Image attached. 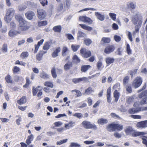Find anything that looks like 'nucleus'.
I'll return each mask as SVG.
<instances>
[{"mask_svg": "<svg viewBox=\"0 0 147 147\" xmlns=\"http://www.w3.org/2000/svg\"><path fill=\"white\" fill-rule=\"evenodd\" d=\"M134 13L131 18V21L134 25H141L142 22V14L137 10L131 11Z\"/></svg>", "mask_w": 147, "mask_h": 147, "instance_id": "nucleus-1", "label": "nucleus"}, {"mask_svg": "<svg viewBox=\"0 0 147 147\" xmlns=\"http://www.w3.org/2000/svg\"><path fill=\"white\" fill-rule=\"evenodd\" d=\"M123 129V125L118 123H111L107 125V130L109 131H115L116 130L120 131Z\"/></svg>", "mask_w": 147, "mask_h": 147, "instance_id": "nucleus-2", "label": "nucleus"}, {"mask_svg": "<svg viewBox=\"0 0 147 147\" xmlns=\"http://www.w3.org/2000/svg\"><path fill=\"white\" fill-rule=\"evenodd\" d=\"M15 10L12 8H9L6 10L5 16L4 17V20L7 23H9L12 20L14 16Z\"/></svg>", "mask_w": 147, "mask_h": 147, "instance_id": "nucleus-3", "label": "nucleus"}, {"mask_svg": "<svg viewBox=\"0 0 147 147\" xmlns=\"http://www.w3.org/2000/svg\"><path fill=\"white\" fill-rule=\"evenodd\" d=\"M81 124L83 127L86 129H96L97 128L96 126L94 124H92L90 122L87 121H83Z\"/></svg>", "mask_w": 147, "mask_h": 147, "instance_id": "nucleus-4", "label": "nucleus"}, {"mask_svg": "<svg viewBox=\"0 0 147 147\" xmlns=\"http://www.w3.org/2000/svg\"><path fill=\"white\" fill-rule=\"evenodd\" d=\"M138 96L140 98L144 97L143 99L140 101V103L141 105L147 103V90H145L141 93Z\"/></svg>", "mask_w": 147, "mask_h": 147, "instance_id": "nucleus-5", "label": "nucleus"}, {"mask_svg": "<svg viewBox=\"0 0 147 147\" xmlns=\"http://www.w3.org/2000/svg\"><path fill=\"white\" fill-rule=\"evenodd\" d=\"M80 52L81 55L84 58H88L91 56V52L85 48H82L80 50Z\"/></svg>", "mask_w": 147, "mask_h": 147, "instance_id": "nucleus-6", "label": "nucleus"}, {"mask_svg": "<svg viewBox=\"0 0 147 147\" xmlns=\"http://www.w3.org/2000/svg\"><path fill=\"white\" fill-rule=\"evenodd\" d=\"M142 80L140 77H136L132 83L133 86L135 88L139 87L142 84Z\"/></svg>", "mask_w": 147, "mask_h": 147, "instance_id": "nucleus-7", "label": "nucleus"}, {"mask_svg": "<svg viewBox=\"0 0 147 147\" xmlns=\"http://www.w3.org/2000/svg\"><path fill=\"white\" fill-rule=\"evenodd\" d=\"M38 17L40 19H44L46 16V13L45 10L42 9H38L37 10Z\"/></svg>", "mask_w": 147, "mask_h": 147, "instance_id": "nucleus-8", "label": "nucleus"}, {"mask_svg": "<svg viewBox=\"0 0 147 147\" xmlns=\"http://www.w3.org/2000/svg\"><path fill=\"white\" fill-rule=\"evenodd\" d=\"M19 29L22 31H26L29 28V26L27 24L26 22L25 21L19 24Z\"/></svg>", "mask_w": 147, "mask_h": 147, "instance_id": "nucleus-9", "label": "nucleus"}, {"mask_svg": "<svg viewBox=\"0 0 147 147\" xmlns=\"http://www.w3.org/2000/svg\"><path fill=\"white\" fill-rule=\"evenodd\" d=\"M80 20L85 23H87L89 24H92V20L86 16H81L79 18Z\"/></svg>", "mask_w": 147, "mask_h": 147, "instance_id": "nucleus-10", "label": "nucleus"}, {"mask_svg": "<svg viewBox=\"0 0 147 147\" xmlns=\"http://www.w3.org/2000/svg\"><path fill=\"white\" fill-rule=\"evenodd\" d=\"M115 49V47L114 46L109 45L107 46L105 48L104 52L106 54H109L113 52Z\"/></svg>", "mask_w": 147, "mask_h": 147, "instance_id": "nucleus-11", "label": "nucleus"}, {"mask_svg": "<svg viewBox=\"0 0 147 147\" xmlns=\"http://www.w3.org/2000/svg\"><path fill=\"white\" fill-rule=\"evenodd\" d=\"M88 80V79L86 77H83L78 78H74L72 79V82L75 84L78 83L82 81L86 82Z\"/></svg>", "mask_w": 147, "mask_h": 147, "instance_id": "nucleus-12", "label": "nucleus"}, {"mask_svg": "<svg viewBox=\"0 0 147 147\" xmlns=\"http://www.w3.org/2000/svg\"><path fill=\"white\" fill-rule=\"evenodd\" d=\"M136 126L140 128L147 127V120L138 123Z\"/></svg>", "mask_w": 147, "mask_h": 147, "instance_id": "nucleus-13", "label": "nucleus"}, {"mask_svg": "<svg viewBox=\"0 0 147 147\" xmlns=\"http://www.w3.org/2000/svg\"><path fill=\"white\" fill-rule=\"evenodd\" d=\"M25 15L28 19L31 20L33 19V16L35 15V14L34 12L32 11H29L25 13Z\"/></svg>", "mask_w": 147, "mask_h": 147, "instance_id": "nucleus-14", "label": "nucleus"}, {"mask_svg": "<svg viewBox=\"0 0 147 147\" xmlns=\"http://www.w3.org/2000/svg\"><path fill=\"white\" fill-rule=\"evenodd\" d=\"M95 15L97 18L100 21H103L105 20V15L102 14L99 12H96L95 13Z\"/></svg>", "mask_w": 147, "mask_h": 147, "instance_id": "nucleus-15", "label": "nucleus"}, {"mask_svg": "<svg viewBox=\"0 0 147 147\" xmlns=\"http://www.w3.org/2000/svg\"><path fill=\"white\" fill-rule=\"evenodd\" d=\"M20 32L18 31L11 29L9 31L8 34L10 37H13L16 36L18 34H20Z\"/></svg>", "mask_w": 147, "mask_h": 147, "instance_id": "nucleus-16", "label": "nucleus"}, {"mask_svg": "<svg viewBox=\"0 0 147 147\" xmlns=\"http://www.w3.org/2000/svg\"><path fill=\"white\" fill-rule=\"evenodd\" d=\"M134 129L130 127H126V129L125 130L126 134L127 135H131L134 132Z\"/></svg>", "mask_w": 147, "mask_h": 147, "instance_id": "nucleus-17", "label": "nucleus"}, {"mask_svg": "<svg viewBox=\"0 0 147 147\" xmlns=\"http://www.w3.org/2000/svg\"><path fill=\"white\" fill-rule=\"evenodd\" d=\"M44 40L43 39H41L40 41H39L38 42L37 45H35V50L34 51V53H37L39 46L41 45H42L44 42Z\"/></svg>", "mask_w": 147, "mask_h": 147, "instance_id": "nucleus-18", "label": "nucleus"}, {"mask_svg": "<svg viewBox=\"0 0 147 147\" xmlns=\"http://www.w3.org/2000/svg\"><path fill=\"white\" fill-rule=\"evenodd\" d=\"M40 76L41 78L45 79H49L50 77L49 75L43 71L40 73Z\"/></svg>", "mask_w": 147, "mask_h": 147, "instance_id": "nucleus-19", "label": "nucleus"}, {"mask_svg": "<svg viewBox=\"0 0 147 147\" xmlns=\"http://www.w3.org/2000/svg\"><path fill=\"white\" fill-rule=\"evenodd\" d=\"M126 5L128 8L134 9L136 7V5L135 3L133 2H128Z\"/></svg>", "mask_w": 147, "mask_h": 147, "instance_id": "nucleus-20", "label": "nucleus"}, {"mask_svg": "<svg viewBox=\"0 0 147 147\" xmlns=\"http://www.w3.org/2000/svg\"><path fill=\"white\" fill-rule=\"evenodd\" d=\"M15 17L16 20L19 22V24L20 23H22L25 21L22 17L19 14L16 15L15 16Z\"/></svg>", "mask_w": 147, "mask_h": 147, "instance_id": "nucleus-21", "label": "nucleus"}, {"mask_svg": "<svg viewBox=\"0 0 147 147\" xmlns=\"http://www.w3.org/2000/svg\"><path fill=\"white\" fill-rule=\"evenodd\" d=\"M97 122L99 124H100L101 125H103L108 123V121L106 119L101 118L98 120Z\"/></svg>", "mask_w": 147, "mask_h": 147, "instance_id": "nucleus-22", "label": "nucleus"}, {"mask_svg": "<svg viewBox=\"0 0 147 147\" xmlns=\"http://www.w3.org/2000/svg\"><path fill=\"white\" fill-rule=\"evenodd\" d=\"M61 51V49L59 47H58L54 51L52 54V56L53 58L55 57L58 56V53Z\"/></svg>", "mask_w": 147, "mask_h": 147, "instance_id": "nucleus-23", "label": "nucleus"}, {"mask_svg": "<svg viewBox=\"0 0 147 147\" xmlns=\"http://www.w3.org/2000/svg\"><path fill=\"white\" fill-rule=\"evenodd\" d=\"M75 125V122L71 121L69 122L68 123L65 124V127L67 129H69L70 127H74Z\"/></svg>", "mask_w": 147, "mask_h": 147, "instance_id": "nucleus-24", "label": "nucleus"}, {"mask_svg": "<svg viewBox=\"0 0 147 147\" xmlns=\"http://www.w3.org/2000/svg\"><path fill=\"white\" fill-rule=\"evenodd\" d=\"M69 52V50L67 47H63L62 50V54L63 57L65 56Z\"/></svg>", "mask_w": 147, "mask_h": 147, "instance_id": "nucleus-25", "label": "nucleus"}, {"mask_svg": "<svg viewBox=\"0 0 147 147\" xmlns=\"http://www.w3.org/2000/svg\"><path fill=\"white\" fill-rule=\"evenodd\" d=\"M26 102V99L25 96H22L20 100H17L18 103L20 105L25 103Z\"/></svg>", "mask_w": 147, "mask_h": 147, "instance_id": "nucleus-26", "label": "nucleus"}, {"mask_svg": "<svg viewBox=\"0 0 147 147\" xmlns=\"http://www.w3.org/2000/svg\"><path fill=\"white\" fill-rule=\"evenodd\" d=\"M145 134V133L144 132L136 131L134 130L132 136L133 137H137L140 135H144Z\"/></svg>", "mask_w": 147, "mask_h": 147, "instance_id": "nucleus-27", "label": "nucleus"}, {"mask_svg": "<svg viewBox=\"0 0 147 147\" xmlns=\"http://www.w3.org/2000/svg\"><path fill=\"white\" fill-rule=\"evenodd\" d=\"M72 67V63L71 62H69L66 63L64 66V69L65 70H68L70 69Z\"/></svg>", "mask_w": 147, "mask_h": 147, "instance_id": "nucleus-28", "label": "nucleus"}, {"mask_svg": "<svg viewBox=\"0 0 147 147\" xmlns=\"http://www.w3.org/2000/svg\"><path fill=\"white\" fill-rule=\"evenodd\" d=\"M113 95L115 98V100L116 102H117L119 98V93L117 90H115L114 92Z\"/></svg>", "mask_w": 147, "mask_h": 147, "instance_id": "nucleus-29", "label": "nucleus"}, {"mask_svg": "<svg viewBox=\"0 0 147 147\" xmlns=\"http://www.w3.org/2000/svg\"><path fill=\"white\" fill-rule=\"evenodd\" d=\"M34 137L32 134H31L27 138V139L26 140V144L29 145L31 143Z\"/></svg>", "mask_w": 147, "mask_h": 147, "instance_id": "nucleus-30", "label": "nucleus"}, {"mask_svg": "<svg viewBox=\"0 0 147 147\" xmlns=\"http://www.w3.org/2000/svg\"><path fill=\"white\" fill-rule=\"evenodd\" d=\"M79 25L80 26H81V27L83 29H84L86 30H87L88 31H90L92 30V27L87 26L85 25V24H80Z\"/></svg>", "mask_w": 147, "mask_h": 147, "instance_id": "nucleus-31", "label": "nucleus"}, {"mask_svg": "<svg viewBox=\"0 0 147 147\" xmlns=\"http://www.w3.org/2000/svg\"><path fill=\"white\" fill-rule=\"evenodd\" d=\"M110 39L109 38L103 37L102 38L101 43V44L109 43L110 42Z\"/></svg>", "mask_w": 147, "mask_h": 147, "instance_id": "nucleus-32", "label": "nucleus"}, {"mask_svg": "<svg viewBox=\"0 0 147 147\" xmlns=\"http://www.w3.org/2000/svg\"><path fill=\"white\" fill-rule=\"evenodd\" d=\"M115 61V59L111 57H108L106 58L105 59V61L107 64H110L113 63Z\"/></svg>", "mask_w": 147, "mask_h": 147, "instance_id": "nucleus-33", "label": "nucleus"}, {"mask_svg": "<svg viewBox=\"0 0 147 147\" xmlns=\"http://www.w3.org/2000/svg\"><path fill=\"white\" fill-rule=\"evenodd\" d=\"M140 111V108L137 109L135 108H132L130 109L129 110V113L130 114H134L137 113Z\"/></svg>", "mask_w": 147, "mask_h": 147, "instance_id": "nucleus-34", "label": "nucleus"}, {"mask_svg": "<svg viewBox=\"0 0 147 147\" xmlns=\"http://www.w3.org/2000/svg\"><path fill=\"white\" fill-rule=\"evenodd\" d=\"M50 45L51 44L50 42H46L44 44L43 49L44 50H47L49 49Z\"/></svg>", "mask_w": 147, "mask_h": 147, "instance_id": "nucleus-35", "label": "nucleus"}, {"mask_svg": "<svg viewBox=\"0 0 147 147\" xmlns=\"http://www.w3.org/2000/svg\"><path fill=\"white\" fill-rule=\"evenodd\" d=\"M94 92V91L92 88L89 87L86 89L85 90V94L86 95L92 93Z\"/></svg>", "mask_w": 147, "mask_h": 147, "instance_id": "nucleus-36", "label": "nucleus"}, {"mask_svg": "<svg viewBox=\"0 0 147 147\" xmlns=\"http://www.w3.org/2000/svg\"><path fill=\"white\" fill-rule=\"evenodd\" d=\"M80 47V46L77 45H72L71 46V48L74 52L76 51Z\"/></svg>", "mask_w": 147, "mask_h": 147, "instance_id": "nucleus-37", "label": "nucleus"}, {"mask_svg": "<svg viewBox=\"0 0 147 147\" xmlns=\"http://www.w3.org/2000/svg\"><path fill=\"white\" fill-rule=\"evenodd\" d=\"M43 51H40L36 55V59L39 61L41 60L42 56L43 54Z\"/></svg>", "mask_w": 147, "mask_h": 147, "instance_id": "nucleus-38", "label": "nucleus"}, {"mask_svg": "<svg viewBox=\"0 0 147 147\" xmlns=\"http://www.w3.org/2000/svg\"><path fill=\"white\" fill-rule=\"evenodd\" d=\"M91 67L90 65H85L82 66L81 68V70L82 72H86L89 68Z\"/></svg>", "mask_w": 147, "mask_h": 147, "instance_id": "nucleus-39", "label": "nucleus"}, {"mask_svg": "<svg viewBox=\"0 0 147 147\" xmlns=\"http://www.w3.org/2000/svg\"><path fill=\"white\" fill-rule=\"evenodd\" d=\"M44 85L45 86L49 87L51 88H53V83L50 81H47L45 82Z\"/></svg>", "mask_w": 147, "mask_h": 147, "instance_id": "nucleus-40", "label": "nucleus"}, {"mask_svg": "<svg viewBox=\"0 0 147 147\" xmlns=\"http://www.w3.org/2000/svg\"><path fill=\"white\" fill-rule=\"evenodd\" d=\"M72 59L76 63H79L80 62V60L76 55H74Z\"/></svg>", "mask_w": 147, "mask_h": 147, "instance_id": "nucleus-41", "label": "nucleus"}, {"mask_svg": "<svg viewBox=\"0 0 147 147\" xmlns=\"http://www.w3.org/2000/svg\"><path fill=\"white\" fill-rule=\"evenodd\" d=\"M29 55L28 53V52H23L20 55V57L22 59L27 58Z\"/></svg>", "mask_w": 147, "mask_h": 147, "instance_id": "nucleus-42", "label": "nucleus"}, {"mask_svg": "<svg viewBox=\"0 0 147 147\" xmlns=\"http://www.w3.org/2000/svg\"><path fill=\"white\" fill-rule=\"evenodd\" d=\"M6 81L8 83H11L12 82V80L11 77L9 75H7L5 77Z\"/></svg>", "mask_w": 147, "mask_h": 147, "instance_id": "nucleus-43", "label": "nucleus"}, {"mask_svg": "<svg viewBox=\"0 0 147 147\" xmlns=\"http://www.w3.org/2000/svg\"><path fill=\"white\" fill-rule=\"evenodd\" d=\"M27 6L26 5H19L18 6V9L20 11H24L26 8Z\"/></svg>", "mask_w": 147, "mask_h": 147, "instance_id": "nucleus-44", "label": "nucleus"}, {"mask_svg": "<svg viewBox=\"0 0 147 147\" xmlns=\"http://www.w3.org/2000/svg\"><path fill=\"white\" fill-rule=\"evenodd\" d=\"M69 147H81V145L76 142H72L70 143Z\"/></svg>", "mask_w": 147, "mask_h": 147, "instance_id": "nucleus-45", "label": "nucleus"}, {"mask_svg": "<svg viewBox=\"0 0 147 147\" xmlns=\"http://www.w3.org/2000/svg\"><path fill=\"white\" fill-rule=\"evenodd\" d=\"M51 73L53 78H56L57 75L56 72V69L55 67L52 69L51 70Z\"/></svg>", "mask_w": 147, "mask_h": 147, "instance_id": "nucleus-46", "label": "nucleus"}, {"mask_svg": "<svg viewBox=\"0 0 147 147\" xmlns=\"http://www.w3.org/2000/svg\"><path fill=\"white\" fill-rule=\"evenodd\" d=\"M53 30L55 32H59L61 30V27L60 26H56L53 28Z\"/></svg>", "mask_w": 147, "mask_h": 147, "instance_id": "nucleus-47", "label": "nucleus"}, {"mask_svg": "<svg viewBox=\"0 0 147 147\" xmlns=\"http://www.w3.org/2000/svg\"><path fill=\"white\" fill-rule=\"evenodd\" d=\"M2 52L4 53H5L7 51V46L6 44H4L3 45L2 49Z\"/></svg>", "mask_w": 147, "mask_h": 147, "instance_id": "nucleus-48", "label": "nucleus"}, {"mask_svg": "<svg viewBox=\"0 0 147 147\" xmlns=\"http://www.w3.org/2000/svg\"><path fill=\"white\" fill-rule=\"evenodd\" d=\"M84 42L86 45L89 46L92 43V41L90 39L87 38L84 40Z\"/></svg>", "mask_w": 147, "mask_h": 147, "instance_id": "nucleus-49", "label": "nucleus"}, {"mask_svg": "<svg viewBox=\"0 0 147 147\" xmlns=\"http://www.w3.org/2000/svg\"><path fill=\"white\" fill-rule=\"evenodd\" d=\"M109 16L113 20L115 21L116 20V15L115 14L112 13H109Z\"/></svg>", "mask_w": 147, "mask_h": 147, "instance_id": "nucleus-50", "label": "nucleus"}, {"mask_svg": "<svg viewBox=\"0 0 147 147\" xmlns=\"http://www.w3.org/2000/svg\"><path fill=\"white\" fill-rule=\"evenodd\" d=\"M16 117L18 118L16 120V124L17 125H19L20 124V122L22 120L21 116L20 115H17Z\"/></svg>", "mask_w": 147, "mask_h": 147, "instance_id": "nucleus-51", "label": "nucleus"}, {"mask_svg": "<svg viewBox=\"0 0 147 147\" xmlns=\"http://www.w3.org/2000/svg\"><path fill=\"white\" fill-rule=\"evenodd\" d=\"M126 49L128 54L130 55L131 54V50L130 48V46L128 44H127Z\"/></svg>", "mask_w": 147, "mask_h": 147, "instance_id": "nucleus-52", "label": "nucleus"}, {"mask_svg": "<svg viewBox=\"0 0 147 147\" xmlns=\"http://www.w3.org/2000/svg\"><path fill=\"white\" fill-rule=\"evenodd\" d=\"M47 22L46 21H42L39 22L38 23V26H45L47 25Z\"/></svg>", "mask_w": 147, "mask_h": 147, "instance_id": "nucleus-53", "label": "nucleus"}, {"mask_svg": "<svg viewBox=\"0 0 147 147\" xmlns=\"http://www.w3.org/2000/svg\"><path fill=\"white\" fill-rule=\"evenodd\" d=\"M129 77L128 76L125 77L123 79V83L124 85H126L127 84L129 81Z\"/></svg>", "mask_w": 147, "mask_h": 147, "instance_id": "nucleus-54", "label": "nucleus"}, {"mask_svg": "<svg viewBox=\"0 0 147 147\" xmlns=\"http://www.w3.org/2000/svg\"><path fill=\"white\" fill-rule=\"evenodd\" d=\"M92 10V11H95L96 10V9L94 8H85L84 9H82L79 11V12H81V11H88V10Z\"/></svg>", "mask_w": 147, "mask_h": 147, "instance_id": "nucleus-55", "label": "nucleus"}, {"mask_svg": "<svg viewBox=\"0 0 147 147\" xmlns=\"http://www.w3.org/2000/svg\"><path fill=\"white\" fill-rule=\"evenodd\" d=\"M134 98L132 96L128 97L126 99V101L127 103H130L134 101Z\"/></svg>", "mask_w": 147, "mask_h": 147, "instance_id": "nucleus-56", "label": "nucleus"}, {"mask_svg": "<svg viewBox=\"0 0 147 147\" xmlns=\"http://www.w3.org/2000/svg\"><path fill=\"white\" fill-rule=\"evenodd\" d=\"M26 84L23 86L24 87H27L30 84V82L29 80V78L28 77H26Z\"/></svg>", "mask_w": 147, "mask_h": 147, "instance_id": "nucleus-57", "label": "nucleus"}, {"mask_svg": "<svg viewBox=\"0 0 147 147\" xmlns=\"http://www.w3.org/2000/svg\"><path fill=\"white\" fill-rule=\"evenodd\" d=\"M66 5L65 7L66 9H68L69 8L70 5V0H66Z\"/></svg>", "mask_w": 147, "mask_h": 147, "instance_id": "nucleus-58", "label": "nucleus"}, {"mask_svg": "<svg viewBox=\"0 0 147 147\" xmlns=\"http://www.w3.org/2000/svg\"><path fill=\"white\" fill-rule=\"evenodd\" d=\"M20 69L18 67L15 66L13 68V73H17L20 71Z\"/></svg>", "mask_w": 147, "mask_h": 147, "instance_id": "nucleus-59", "label": "nucleus"}, {"mask_svg": "<svg viewBox=\"0 0 147 147\" xmlns=\"http://www.w3.org/2000/svg\"><path fill=\"white\" fill-rule=\"evenodd\" d=\"M143 140L142 143L146 146L147 147V136H144L142 138Z\"/></svg>", "mask_w": 147, "mask_h": 147, "instance_id": "nucleus-60", "label": "nucleus"}, {"mask_svg": "<svg viewBox=\"0 0 147 147\" xmlns=\"http://www.w3.org/2000/svg\"><path fill=\"white\" fill-rule=\"evenodd\" d=\"M40 2L42 6H44L47 4L48 2L47 0H40Z\"/></svg>", "mask_w": 147, "mask_h": 147, "instance_id": "nucleus-61", "label": "nucleus"}, {"mask_svg": "<svg viewBox=\"0 0 147 147\" xmlns=\"http://www.w3.org/2000/svg\"><path fill=\"white\" fill-rule=\"evenodd\" d=\"M66 36L69 40H74V38L73 36L70 34H66Z\"/></svg>", "mask_w": 147, "mask_h": 147, "instance_id": "nucleus-62", "label": "nucleus"}, {"mask_svg": "<svg viewBox=\"0 0 147 147\" xmlns=\"http://www.w3.org/2000/svg\"><path fill=\"white\" fill-rule=\"evenodd\" d=\"M126 91L129 93H131L132 92V88L131 85H128L126 87Z\"/></svg>", "mask_w": 147, "mask_h": 147, "instance_id": "nucleus-63", "label": "nucleus"}, {"mask_svg": "<svg viewBox=\"0 0 147 147\" xmlns=\"http://www.w3.org/2000/svg\"><path fill=\"white\" fill-rule=\"evenodd\" d=\"M73 116L76 117L79 119L81 118L82 117V115L81 113H76L73 115Z\"/></svg>", "mask_w": 147, "mask_h": 147, "instance_id": "nucleus-64", "label": "nucleus"}]
</instances>
